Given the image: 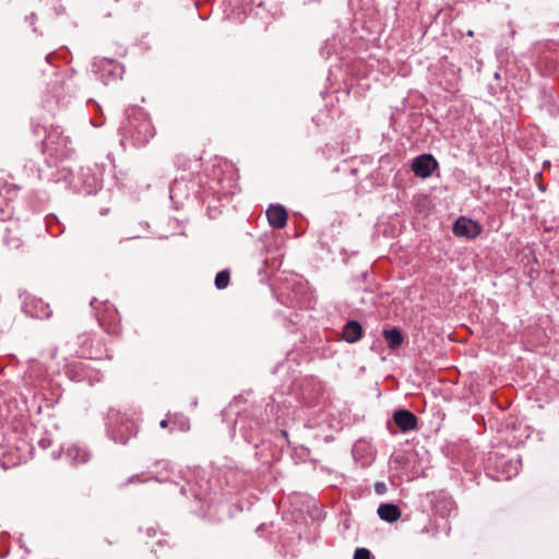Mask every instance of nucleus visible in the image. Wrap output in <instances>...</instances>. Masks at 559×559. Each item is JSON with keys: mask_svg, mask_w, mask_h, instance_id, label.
<instances>
[{"mask_svg": "<svg viewBox=\"0 0 559 559\" xmlns=\"http://www.w3.org/2000/svg\"><path fill=\"white\" fill-rule=\"evenodd\" d=\"M120 130L123 136L130 139L135 146H144L155 135L152 121L146 112L138 106L126 109V120L121 123Z\"/></svg>", "mask_w": 559, "mask_h": 559, "instance_id": "1", "label": "nucleus"}, {"mask_svg": "<svg viewBox=\"0 0 559 559\" xmlns=\"http://www.w3.org/2000/svg\"><path fill=\"white\" fill-rule=\"evenodd\" d=\"M107 432L116 443L126 444L136 435L138 426L128 415L110 408L107 414Z\"/></svg>", "mask_w": 559, "mask_h": 559, "instance_id": "2", "label": "nucleus"}, {"mask_svg": "<svg viewBox=\"0 0 559 559\" xmlns=\"http://www.w3.org/2000/svg\"><path fill=\"white\" fill-rule=\"evenodd\" d=\"M69 136L63 135V130L59 126H51L46 136L39 142L43 154L56 159L66 158L69 155Z\"/></svg>", "mask_w": 559, "mask_h": 559, "instance_id": "3", "label": "nucleus"}, {"mask_svg": "<svg viewBox=\"0 0 559 559\" xmlns=\"http://www.w3.org/2000/svg\"><path fill=\"white\" fill-rule=\"evenodd\" d=\"M79 355L86 359H103L110 358L107 353L105 343L102 338L93 337L91 335H81Z\"/></svg>", "mask_w": 559, "mask_h": 559, "instance_id": "4", "label": "nucleus"}, {"mask_svg": "<svg viewBox=\"0 0 559 559\" xmlns=\"http://www.w3.org/2000/svg\"><path fill=\"white\" fill-rule=\"evenodd\" d=\"M1 238L10 250H17L23 246V229L17 221H9L1 230Z\"/></svg>", "mask_w": 559, "mask_h": 559, "instance_id": "5", "label": "nucleus"}, {"mask_svg": "<svg viewBox=\"0 0 559 559\" xmlns=\"http://www.w3.org/2000/svg\"><path fill=\"white\" fill-rule=\"evenodd\" d=\"M98 322L109 335H119L121 333L120 316L112 306L105 304L104 312L98 314Z\"/></svg>", "mask_w": 559, "mask_h": 559, "instance_id": "6", "label": "nucleus"}, {"mask_svg": "<svg viewBox=\"0 0 559 559\" xmlns=\"http://www.w3.org/2000/svg\"><path fill=\"white\" fill-rule=\"evenodd\" d=\"M481 226L465 216H460L453 224L452 231L456 237H464L467 239H474L481 233Z\"/></svg>", "mask_w": 559, "mask_h": 559, "instance_id": "7", "label": "nucleus"}, {"mask_svg": "<svg viewBox=\"0 0 559 559\" xmlns=\"http://www.w3.org/2000/svg\"><path fill=\"white\" fill-rule=\"evenodd\" d=\"M438 167V163L431 154H423L413 159L412 170L419 178H428Z\"/></svg>", "mask_w": 559, "mask_h": 559, "instance_id": "8", "label": "nucleus"}, {"mask_svg": "<svg viewBox=\"0 0 559 559\" xmlns=\"http://www.w3.org/2000/svg\"><path fill=\"white\" fill-rule=\"evenodd\" d=\"M393 423L401 432H409L418 428L417 416L408 409H397L392 415Z\"/></svg>", "mask_w": 559, "mask_h": 559, "instance_id": "9", "label": "nucleus"}, {"mask_svg": "<svg viewBox=\"0 0 559 559\" xmlns=\"http://www.w3.org/2000/svg\"><path fill=\"white\" fill-rule=\"evenodd\" d=\"M266 217L269 221V224L273 228H283L287 224V211L283 205L276 204V205H270L266 210Z\"/></svg>", "mask_w": 559, "mask_h": 559, "instance_id": "10", "label": "nucleus"}, {"mask_svg": "<svg viewBox=\"0 0 559 559\" xmlns=\"http://www.w3.org/2000/svg\"><path fill=\"white\" fill-rule=\"evenodd\" d=\"M364 335V330L361 324L356 320H350L346 322L342 329V337L347 343H356Z\"/></svg>", "mask_w": 559, "mask_h": 559, "instance_id": "11", "label": "nucleus"}, {"mask_svg": "<svg viewBox=\"0 0 559 559\" xmlns=\"http://www.w3.org/2000/svg\"><path fill=\"white\" fill-rule=\"evenodd\" d=\"M67 456L75 465L85 464L91 459V452L85 445L72 444L67 449Z\"/></svg>", "mask_w": 559, "mask_h": 559, "instance_id": "12", "label": "nucleus"}, {"mask_svg": "<svg viewBox=\"0 0 559 559\" xmlns=\"http://www.w3.org/2000/svg\"><path fill=\"white\" fill-rule=\"evenodd\" d=\"M377 513L382 521L388 523L396 522L402 515L401 509L394 503H381Z\"/></svg>", "mask_w": 559, "mask_h": 559, "instance_id": "13", "label": "nucleus"}, {"mask_svg": "<svg viewBox=\"0 0 559 559\" xmlns=\"http://www.w3.org/2000/svg\"><path fill=\"white\" fill-rule=\"evenodd\" d=\"M382 335L388 344V347L392 350L397 349L404 342V336L401 330L397 328L385 329L383 330Z\"/></svg>", "mask_w": 559, "mask_h": 559, "instance_id": "14", "label": "nucleus"}, {"mask_svg": "<svg viewBox=\"0 0 559 559\" xmlns=\"http://www.w3.org/2000/svg\"><path fill=\"white\" fill-rule=\"evenodd\" d=\"M173 417V427L170 428V432L175 429L186 432L190 429V420L181 413H171Z\"/></svg>", "mask_w": 559, "mask_h": 559, "instance_id": "15", "label": "nucleus"}, {"mask_svg": "<svg viewBox=\"0 0 559 559\" xmlns=\"http://www.w3.org/2000/svg\"><path fill=\"white\" fill-rule=\"evenodd\" d=\"M85 371L86 366L83 362H75L69 366L67 373L71 380L80 382L84 380Z\"/></svg>", "mask_w": 559, "mask_h": 559, "instance_id": "16", "label": "nucleus"}, {"mask_svg": "<svg viewBox=\"0 0 559 559\" xmlns=\"http://www.w3.org/2000/svg\"><path fill=\"white\" fill-rule=\"evenodd\" d=\"M230 272L229 270H222L215 276V286L217 289H225L229 285Z\"/></svg>", "mask_w": 559, "mask_h": 559, "instance_id": "17", "label": "nucleus"}, {"mask_svg": "<svg viewBox=\"0 0 559 559\" xmlns=\"http://www.w3.org/2000/svg\"><path fill=\"white\" fill-rule=\"evenodd\" d=\"M32 132L34 135L40 138L41 135H44V138L46 136V134L48 133V130L46 129V127L41 126L39 122H35V121H32Z\"/></svg>", "mask_w": 559, "mask_h": 559, "instance_id": "18", "label": "nucleus"}, {"mask_svg": "<svg viewBox=\"0 0 559 559\" xmlns=\"http://www.w3.org/2000/svg\"><path fill=\"white\" fill-rule=\"evenodd\" d=\"M108 66L110 67V69L108 70V74L112 75L115 79H121L122 69L120 68V66L111 61L108 62Z\"/></svg>", "mask_w": 559, "mask_h": 559, "instance_id": "19", "label": "nucleus"}, {"mask_svg": "<svg viewBox=\"0 0 559 559\" xmlns=\"http://www.w3.org/2000/svg\"><path fill=\"white\" fill-rule=\"evenodd\" d=\"M371 552L367 548H357L353 559H370Z\"/></svg>", "mask_w": 559, "mask_h": 559, "instance_id": "20", "label": "nucleus"}, {"mask_svg": "<svg viewBox=\"0 0 559 559\" xmlns=\"http://www.w3.org/2000/svg\"><path fill=\"white\" fill-rule=\"evenodd\" d=\"M159 426L162 428H168L170 426V428L173 427V417H171V413H168L166 415V418L160 420L159 423Z\"/></svg>", "mask_w": 559, "mask_h": 559, "instance_id": "21", "label": "nucleus"}, {"mask_svg": "<svg viewBox=\"0 0 559 559\" xmlns=\"http://www.w3.org/2000/svg\"><path fill=\"white\" fill-rule=\"evenodd\" d=\"M374 490L378 495H383L386 491V486L384 483L378 481L374 485Z\"/></svg>", "mask_w": 559, "mask_h": 559, "instance_id": "22", "label": "nucleus"}, {"mask_svg": "<svg viewBox=\"0 0 559 559\" xmlns=\"http://www.w3.org/2000/svg\"><path fill=\"white\" fill-rule=\"evenodd\" d=\"M52 441L50 439H47V438H44L41 440H39L38 444L43 448V449H47L51 445Z\"/></svg>", "mask_w": 559, "mask_h": 559, "instance_id": "23", "label": "nucleus"}, {"mask_svg": "<svg viewBox=\"0 0 559 559\" xmlns=\"http://www.w3.org/2000/svg\"><path fill=\"white\" fill-rule=\"evenodd\" d=\"M180 159H181V155H177V156H176V163H177L179 166H181L182 168H185V169H186V168H188V167H189L188 163H187V162H182V163H181V160H180Z\"/></svg>", "mask_w": 559, "mask_h": 559, "instance_id": "24", "label": "nucleus"}, {"mask_svg": "<svg viewBox=\"0 0 559 559\" xmlns=\"http://www.w3.org/2000/svg\"><path fill=\"white\" fill-rule=\"evenodd\" d=\"M146 534H147L148 536H155V535H156V530H155L154 527H148V528L146 530Z\"/></svg>", "mask_w": 559, "mask_h": 559, "instance_id": "25", "label": "nucleus"}, {"mask_svg": "<svg viewBox=\"0 0 559 559\" xmlns=\"http://www.w3.org/2000/svg\"><path fill=\"white\" fill-rule=\"evenodd\" d=\"M96 304H98V300L96 298H93L91 300V306L96 309L97 308Z\"/></svg>", "mask_w": 559, "mask_h": 559, "instance_id": "26", "label": "nucleus"}, {"mask_svg": "<svg viewBox=\"0 0 559 559\" xmlns=\"http://www.w3.org/2000/svg\"><path fill=\"white\" fill-rule=\"evenodd\" d=\"M466 35H467V36H469V37H473V36H474V32H473V31H468V32L466 33Z\"/></svg>", "mask_w": 559, "mask_h": 559, "instance_id": "27", "label": "nucleus"}, {"mask_svg": "<svg viewBox=\"0 0 559 559\" xmlns=\"http://www.w3.org/2000/svg\"><path fill=\"white\" fill-rule=\"evenodd\" d=\"M281 433L284 436V437H287V432L285 430H282Z\"/></svg>", "mask_w": 559, "mask_h": 559, "instance_id": "28", "label": "nucleus"}]
</instances>
